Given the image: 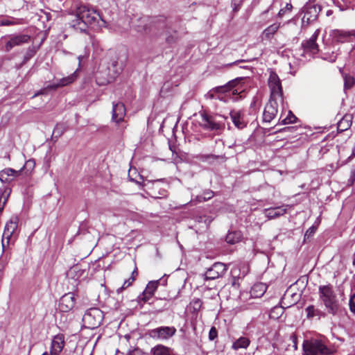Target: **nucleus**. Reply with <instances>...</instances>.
<instances>
[{"label": "nucleus", "mask_w": 355, "mask_h": 355, "mask_svg": "<svg viewBox=\"0 0 355 355\" xmlns=\"http://www.w3.org/2000/svg\"><path fill=\"white\" fill-rule=\"evenodd\" d=\"M76 19L73 21V27L80 31L85 32L88 25H93L101 19L99 13L94 8L86 5H80L76 10Z\"/></svg>", "instance_id": "nucleus-1"}, {"label": "nucleus", "mask_w": 355, "mask_h": 355, "mask_svg": "<svg viewBox=\"0 0 355 355\" xmlns=\"http://www.w3.org/2000/svg\"><path fill=\"white\" fill-rule=\"evenodd\" d=\"M318 294L320 301L324 306L328 313L336 315L339 311L340 304L333 286L330 284L320 286Z\"/></svg>", "instance_id": "nucleus-2"}, {"label": "nucleus", "mask_w": 355, "mask_h": 355, "mask_svg": "<svg viewBox=\"0 0 355 355\" xmlns=\"http://www.w3.org/2000/svg\"><path fill=\"white\" fill-rule=\"evenodd\" d=\"M225 119L220 115L211 116L203 112L200 114L198 123L205 130L216 131L224 128V120Z\"/></svg>", "instance_id": "nucleus-3"}, {"label": "nucleus", "mask_w": 355, "mask_h": 355, "mask_svg": "<svg viewBox=\"0 0 355 355\" xmlns=\"http://www.w3.org/2000/svg\"><path fill=\"white\" fill-rule=\"evenodd\" d=\"M303 351V355H330L332 354V351L318 339L304 341Z\"/></svg>", "instance_id": "nucleus-4"}, {"label": "nucleus", "mask_w": 355, "mask_h": 355, "mask_svg": "<svg viewBox=\"0 0 355 355\" xmlns=\"http://www.w3.org/2000/svg\"><path fill=\"white\" fill-rule=\"evenodd\" d=\"M116 65L117 62H113L112 63V69L108 67V73H104L103 70H99V69H98L95 73V78L97 83L99 85H104L113 81L115 78L121 73V68L115 69Z\"/></svg>", "instance_id": "nucleus-5"}, {"label": "nucleus", "mask_w": 355, "mask_h": 355, "mask_svg": "<svg viewBox=\"0 0 355 355\" xmlns=\"http://www.w3.org/2000/svg\"><path fill=\"white\" fill-rule=\"evenodd\" d=\"M83 320L89 328L95 329L101 324L103 313L98 309H90L84 314Z\"/></svg>", "instance_id": "nucleus-6"}, {"label": "nucleus", "mask_w": 355, "mask_h": 355, "mask_svg": "<svg viewBox=\"0 0 355 355\" xmlns=\"http://www.w3.org/2000/svg\"><path fill=\"white\" fill-rule=\"evenodd\" d=\"M268 86L270 89V99H277L282 103L283 101L282 84L278 76L275 72H271L270 74Z\"/></svg>", "instance_id": "nucleus-7"}, {"label": "nucleus", "mask_w": 355, "mask_h": 355, "mask_svg": "<svg viewBox=\"0 0 355 355\" xmlns=\"http://www.w3.org/2000/svg\"><path fill=\"white\" fill-rule=\"evenodd\" d=\"M175 333L176 329L174 327L163 326L148 330V335L153 339L163 340L171 338Z\"/></svg>", "instance_id": "nucleus-8"}, {"label": "nucleus", "mask_w": 355, "mask_h": 355, "mask_svg": "<svg viewBox=\"0 0 355 355\" xmlns=\"http://www.w3.org/2000/svg\"><path fill=\"white\" fill-rule=\"evenodd\" d=\"M319 34L320 30L317 29L309 40L302 42V46L304 52L312 55L319 52V46L316 43Z\"/></svg>", "instance_id": "nucleus-9"}, {"label": "nucleus", "mask_w": 355, "mask_h": 355, "mask_svg": "<svg viewBox=\"0 0 355 355\" xmlns=\"http://www.w3.org/2000/svg\"><path fill=\"white\" fill-rule=\"evenodd\" d=\"M227 270L226 266L224 263L217 262L207 269L205 272V279L213 280L223 276Z\"/></svg>", "instance_id": "nucleus-10"}, {"label": "nucleus", "mask_w": 355, "mask_h": 355, "mask_svg": "<svg viewBox=\"0 0 355 355\" xmlns=\"http://www.w3.org/2000/svg\"><path fill=\"white\" fill-rule=\"evenodd\" d=\"M279 100L270 99L268 103L265 106L263 113V120L264 122H270L277 114V105Z\"/></svg>", "instance_id": "nucleus-11"}, {"label": "nucleus", "mask_w": 355, "mask_h": 355, "mask_svg": "<svg viewBox=\"0 0 355 355\" xmlns=\"http://www.w3.org/2000/svg\"><path fill=\"white\" fill-rule=\"evenodd\" d=\"M21 175H22V169L17 171L11 168H6L0 171V181L9 184Z\"/></svg>", "instance_id": "nucleus-12"}, {"label": "nucleus", "mask_w": 355, "mask_h": 355, "mask_svg": "<svg viewBox=\"0 0 355 355\" xmlns=\"http://www.w3.org/2000/svg\"><path fill=\"white\" fill-rule=\"evenodd\" d=\"M239 82V80L236 79L230 81L227 85L223 86L217 87L215 88V91L217 93H227L232 92V95H240V98L243 97L242 94L244 93L243 89L239 90V88H235L236 84Z\"/></svg>", "instance_id": "nucleus-13"}, {"label": "nucleus", "mask_w": 355, "mask_h": 355, "mask_svg": "<svg viewBox=\"0 0 355 355\" xmlns=\"http://www.w3.org/2000/svg\"><path fill=\"white\" fill-rule=\"evenodd\" d=\"M75 302L73 293H66L60 300L59 309L62 312H68L74 307Z\"/></svg>", "instance_id": "nucleus-14"}, {"label": "nucleus", "mask_w": 355, "mask_h": 355, "mask_svg": "<svg viewBox=\"0 0 355 355\" xmlns=\"http://www.w3.org/2000/svg\"><path fill=\"white\" fill-rule=\"evenodd\" d=\"M30 40L28 35H12L5 46L6 51H10L13 47L26 44Z\"/></svg>", "instance_id": "nucleus-15"}, {"label": "nucleus", "mask_w": 355, "mask_h": 355, "mask_svg": "<svg viewBox=\"0 0 355 355\" xmlns=\"http://www.w3.org/2000/svg\"><path fill=\"white\" fill-rule=\"evenodd\" d=\"M77 76H78L77 73H76V71H75L70 76H68L67 77L61 78L57 84L48 85L46 87V89H55L59 87L66 86L70 83H72L73 81H75V80L77 78ZM44 90H45V89L39 91L37 94H35V96H38L40 94H44Z\"/></svg>", "instance_id": "nucleus-16"}, {"label": "nucleus", "mask_w": 355, "mask_h": 355, "mask_svg": "<svg viewBox=\"0 0 355 355\" xmlns=\"http://www.w3.org/2000/svg\"><path fill=\"white\" fill-rule=\"evenodd\" d=\"M231 119L234 125L239 129H243L247 126L248 121L245 115L241 110H233L230 112Z\"/></svg>", "instance_id": "nucleus-17"}, {"label": "nucleus", "mask_w": 355, "mask_h": 355, "mask_svg": "<svg viewBox=\"0 0 355 355\" xmlns=\"http://www.w3.org/2000/svg\"><path fill=\"white\" fill-rule=\"evenodd\" d=\"M126 110L125 105L122 103L113 104L112 119L116 123L123 121Z\"/></svg>", "instance_id": "nucleus-18"}, {"label": "nucleus", "mask_w": 355, "mask_h": 355, "mask_svg": "<svg viewBox=\"0 0 355 355\" xmlns=\"http://www.w3.org/2000/svg\"><path fill=\"white\" fill-rule=\"evenodd\" d=\"M64 346V337L62 334L55 336L51 343L50 355H59Z\"/></svg>", "instance_id": "nucleus-19"}, {"label": "nucleus", "mask_w": 355, "mask_h": 355, "mask_svg": "<svg viewBox=\"0 0 355 355\" xmlns=\"http://www.w3.org/2000/svg\"><path fill=\"white\" fill-rule=\"evenodd\" d=\"M18 227V219L17 218H14L10 219L6 225L5 229L3 234V237L5 239L8 240L9 242L10 239L16 232Z\"/></svg>", "instance_id": "nucleus-20"}, {"label": "nucleus", "mask_w": 355, "mask_h": 355, "mask_svg": "<svg viewBox=\"0 0 355 355\" xmlns=\"http://www.w3.org/2000/svg\"><path fill=\"white\" fill-rule=\"evenodd\" d=\"M288 205H283L281 207H271L264 209L265 216L269 219H274L283 216L286 212V207Z\"/></svg>", "instance_id": "nucleus-21"}, {"label": "nucleus", "mask_w": 355, "mask_h": 355, "mask_svg": "<svg viewBox=\"0 0 355 355\" xmlns=\"http://www.w3.org/2000/svg\"><path fill=\"white\" fill-rule=\"evenodd\" d=\"M334 39L338 42H349L352 36V31L334 30L332 33Z\"/></svg>", "instance_id": "nucleus-22"}, {"label": "nucleus", "mask_w": 355, "mask_h": 355, "mask_svg": "<svg viewBox=\"0 0 355 355\" xmlns=\"http://www.w3.org/2000/svg\"><path fill=\"white\" fill-rule=\"evenodd\" d=\"M305 12L303 17V21H306L307 23H310L316 19L318 14V7L316 6H307L305 8Z\"/></svg>", "instance_id": "nucleus-23"}, {"label": "nucleus", "mask_w": 355, "mask_h": 355, "mask_svg": "<svg viewBox=\"0 0 355 355\" xmlns=\"http://www.w3.org/2000/svg\"><path fill=\"white\" fill-rule=\"evenodd\" d=\"M352 124V116L345 114L338 123V130L344 132L348 130Z\"/></svg>", "instance_id": "nucleus-24"}, {"label": "nucleus", "mask_w": 355, "mask_h": 355, "mask_svg": "<svg viewBox=\"0 0 355 355\" xmlns=\"http://www.w3.org/2000/svg\"><path fill=\"white\" fill-rule=\"evenodd\" d=\"M267 287L263 283L255 284L251 288L250 295L252 297H261L266 293Z\"/></svg>", "instance_id": "nucleus-25"}, {"label": "nucleus", "mask_w": 355, "mask_h": 355, "mask_svg": "<svg viewBox=\"0 0 355 355\" xmlns=\"http://www.w3.org/2000/svg\"><path fill=\"white\" fill-rule=\"evenodd\" d=\"M152 355H172L173 349L162 345H157L151 349Z\"/></svg>", "instance_id": "nucleus-26"}, {"label": "nucleus", "mask_w": 355, "mask_h": 355, "mask_svg": "<svg viewBox=\"0 0 355 355\" xmlns=\"http://www.w3.org/2000/svg\"><path fill=\"white\" fill-rule=\"evenodd\" d=\"M280 24L275 23L267 27L263 32V35L266 39H270L272 36L278 31Z\"/></svg>", "instance_id": "nucleus-27"}, {"label": "nucleus", "mask_w": 355, "mask_h": 355, "mask_svg": "<svg viewBox=\"0 0 355 355\" xmlns=\"http://www.w3.org/2000/svg\"><path fill=\"white\" fill-rule=\"evenodd\" d=\"M250 343V341L248 338L241 337L233 343L232 348L236 350L241 348L245 349L249 346Z\"/></svg>", "instance_id": "nucleus-28"}, {"label": "nucleus", "mask_w": 355, "mask_h": 355, "mask_svg": "<svg viewBox=\"0 0 355 355\" xmlns=\"http://www.w3.org/2000/svg\"><path fill=\"white\" fill-rule=\"evenodd\" d=\"M241 239V234L240 232H231L226 236V241L230 244H234L238 243Z\"/></svg>", "instance_id": "nucleus-29"}, {"label": "nucleus", "mask_w": 355, "mask_h": 355, "mask_svg": "<svg viewBox=\"0 0 355 355\" xmlns=\"http://www.w3.org/2000/svg\"><path fill=\"white\" fill-rule=\"evenodd\" d=\"M344 89L348 90L352 89L355 85V78L354 76L348 73L343 74Z\"/></svg>", "instance_id": "nucleus-30"}, {"label": "nucleus", "mask_w": 355, "mask_h": 355, "mask_svg": "<svg viewBox=\"0 0 355 355\" xmlns=\"http://www.w3.org/2000/svg\"><path fill=\"white\" fill-rule=\"evenodd\" d=\"M305 311L306 312V316L308 318H312L315 316L324 315V313H322L318 309L315 308L313 305H310L307 306Z\"/></svg>", "instance_id": "nucleus-31"}, {"label": "nucleus", "mask_w": 355, "mask_h": 355, "mask_svg": "<svg viewBox=\"0 0 355 355\" xmlns=\"http://www.w3.org/2000/svg\"><path fill=\"white\" fill-rule=\"evenodd\" d=\"M35 163L33 159L27 160L24 166L21 168L22 169V175L24 173L26 176L29 175L35 168Z\"/></svg>", "instance_id": "nucleus-32"}, {"label": "nucleus", "mask_w": 355, "mask_h": 355, "mask_svg": "<svg viewBox=\"0 0 355 355\" xmlns=\"http://www.w3.org/2000/svg\"><path fill=\"white\" fill-rule=\"evenodd\" d=\"M159 281L150 282L144 290V295L148 294V296H153L157 288Z\"/></svg>", "instance_id": "nucleus-33"}, {"label": "nucleus", "mask_w": 355, "mask_h": 355, "mask_svg": "<svg viewBox=\"0 0 355 355\" xmlns=\"http://www.w3.org/2000/svg\"><path fill=\"white\" fill-rule=\"evenodd\" d=\"M135 281V277H131L130 279L125 280L123 283V284L117 290H116V292L118 293L122 292L123 290L126 289L128 287L130 286L133 282Z\"/></svg>", "instance_id": "nucleus-34"}, {"label": "nucleus", "mask_w": 355, "mask_h": 355, "mask_svg": "<svg viewBox=\"0 0 355 355\" xmlns=\"http://www.w3.org/2000/svg\"><path fill=\"white\" fill-rule=\"evenodd\" d=\"M297 117L291 112L288 111L287 116L282 120L284 124H290L295 122Z\"/></svg>", "instance_id": "nucleus-35"}, {"label": "nucleus", "mask_w": 355, "mask_h": 355, "mask_svg": "<svg viewBox=\"0 0 355 355\" xmlns=\"http://www.w3.org/2000/svg\"><path fill=\"white\" fill-rule=\"evenodd\" d=\"M349 308L350 311L355 315V293L350 295L349 300Z\"/></svg>", "instance_id": "nucleus-36"}, {"label": "nucleus", "mask_w": 355, "mask_h": 355, "mask_svg": "<svg viewBox=\"0 0 355 355\" xmlns=\"http://www.w3.org/2000/svg\"><path fill=\"white\" fill-rule=\"evenodd\" d=\"M18 20L15 19H3L0 21V26H13L18 24Z\"/></svg>", "instance_id": "nucleus-37"}, {"label": "nucleus", "mask_w": 355, "mask_h": 355, "mask_svg": "<svg viewBox=\"0 0 355 355\" xmlns=\"http://www.w3.org/2000/svg\"><path fill=\"white\" fill-rule=\"evenodd\" d=\"M202 195H203V200H208L214 197V193L211 190L207 189V190H205L203 191Z\"/></svg>", "instance_id": "nucleus-38"}, {"label": "nucleus", "mask_w": 355, "mask_h": 355, "mask_svg": "<svg viewBox=\"0 0 355 355\" xmlns=\"http://www.w3.org/2000/svg\"><path fill=\"white\" fill-rule=\"evenodd\" d=\"M218 333L216 329L213 327L209 332V338L210 340H214L217 337Z\"/></svg>", "instance_id": "nucleus-39"}, {"label": "nucleus", "mask_w": 355, "mask_h": 355, "mask_svg": "<svg viewBox=\"0 0 355 355\" xmlns=\"http://www.w3.org/2000/svg\"><path fill=\"white\" fill-rule=\"evenodd\" d=\"M192 304L195 310H198L201 307L202 302L199 299H196L192 301Z\"/></svg>", "instance_id": "nucleus-40"}, {"label": "nucleus", "mask_w": 355, "mask_h": 355, "mask_svg": "<svg viewBox=\"0 0 355 355\" xmlns=\"http://www.w3.org/2000/svg\"><path fill=\"white\" fill-rule=\"evenodd\" d=\"M324 60H327L331 62H334L336 60V58H337V55L336 54H335L334 53H332L331 55H329V56H324L323 58Z\"/></svg>", "instance_id": "nucleus-41"}, {"label": "nucleus", "mask_w": 355, "mask_h": 355, "mask_svg": "<svg viewBox=\"0 0 355 355\" xmlns=\"http://www.w3.org/2000/svg\"><path fill=\"white\" fill-rule=\"evenodd\" d=\"M192 201H196V202H202L207 201L206 200H203V195L202 193L201 195L197 196L196 197L195 200H193Z\"/></svg>", "instance_id": "nucleus-42"}, {"label": "nucleus", "mask_w": 355, "mask_h": 355, "mask_svg": "<svg viewBox=\"0 0 355 355\" xmlns=\"http://www.w3.org/2000/svg\"><path fill=\"white\" fill-rule=\"evenodd\" d=\"M315 228L314 227H310L306 232V235L311 236L315 233Z\"/></svg>", "instance_id": "nucleus-43"}, {"label": "nucleus", "mask_w": 355, "mask_h": 355, "mask_svg": "<svg viewBox=\"0 0 355 355\" xmlns=\"http://www.w3.org/2000/svg\"><path fill=\"white\" fill-rule=\"evenodd\" d=\"M152 296H148V294L144 295V291L143 292L141 299L144 302H147Z\"/></svg>", "instance_id": "nucleus-44"}, {"label": "nucleus", "mask_w": 355, "mask_h": 355, "mask_svg": "<svg viewBox=\"0 0 355 355\" xmlns=\"http://www.w3.org/2000/svg\"><path fill=\"white\" fill-rule=\"evenodd\" d=\"M138 275V272H137V268L132 271V276L131 277H135V278L136 277V276H137Z\"/></svg>", "instance_id": "nucleus-45"}, {"label": "nucleus", "mask_w": 355, "mask_h": 355, "mask_svg": "<svg viewBox=\"0 0 355 355\" xmlns=\"http://www.w3.org/2000/svg\"><path fill=\"white\" fill-rule=\"evenodd\" d=\"M339 72L340 73L341 76L343 77V74H347L346 73H345L343 71V67H339Z\"/></svg>", "instance_id": "nucleus-46"}, {"label": "nucleus", "mask_w": 355, "mask_h": 355, "mask_svg": "<svg viewBox=\"0 0 355 355\" xmlns=\"http://www.w3.org/2000/svg\"><path fill=\"white\" fill-rule=\"evenodd\" d=\"M293 128V127H288V128H285L284 129V131H289L291 130H292Z\"/></svg>", "instance_id": "nucleus-47"}, {"label": "nucleus", "mask_w": 355, "mask_h": 355, "mask_svg": "<svg viewBox=\"0 0 355 355\" xmlns=\"http://www.w3.org/2000/svg\"><path fill=\"white\" fill-rule=\"evenodd\" d=\"M352 36L355 37V29L354 30H352Z\"/></svg>", "instance_id": "nucleus-48"}, {"label": "nucleus", "mask_w": 355, "mask_h": 355, "mask_svg": "<svg viewBox=\"0 0 355 355\" xmlns=\"http://www.w3.org/2000/svg\"><path fill=\"white\" fill-rule=\"evenodd\" d=\"M352 155H355V148L353 149Z\"/></svg>", "instance_id": "nucleus-49"}, {"label": "nucleus", "mask_w": 355, "mask_h": 355, "mask_svg": "<svg viewBox=\"0 0 355 355\" xmlns=\"http://www.w3.org/2000/svg\"><path fill=\"white\" fill-rule=\"evenodd\" d=\"M42 355H49L47 352H44Z\"/></svg>", "instance_id": "nucleus-50"}, {"label": "nucleus", "mask_w": 355, "mask_h": 355, "mask_svg": "<svg viewBox=\"0 0 355 355\" xmlns=\"http://www.w3.org/2000/svg\"><path fill=\"white\" fill-rule=\"evenodd\" d=\"M100 70H103V71L104 73H107V69H105V71H104V69H103V68H102V69H101Z\"/></svg>", "instance_id": "nucleus-51"}]
</instances>
